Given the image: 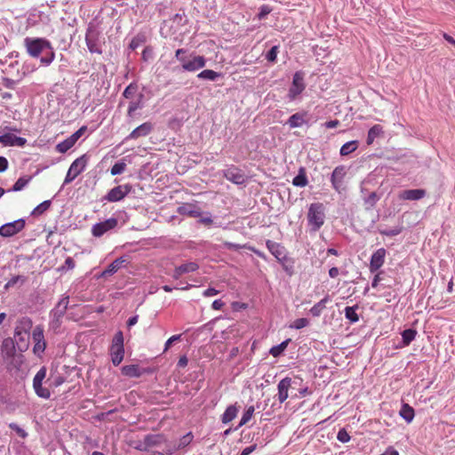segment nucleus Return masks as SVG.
Returning <instances> with one entry per match:
<instances>
[{"label":"nucleus","instance_id":"obj_1","mask_svg":"<svg viewBox=\"0 0 455 455\" xmlns=\"http://www.w3.org/2000/svg\"><path fill=\"white\" fill-rule=\"evenodd\" d=\"M32 320L28 317L20 318L14 330L16 344L20 351H25L29 346V331L32 328Z\"/></svg>","mask_w":455,"mask_h":455},{"label":"nucleus","instance_id":"obj_2","mask_svg":"<svg viewBox=\"0 0 455 455\" xmlns=\"http://www.w3.org/2000/svg\"><path fill=\"white\" fill-rule=\"evenodd\" d=\"M325 219L324 207L321 203L311 204L307 212L308 225L313 231H317L323 225Z\"/></svg>","mask_w":455,"mask_h":455},{"label":"nucleus","instance_id":"obj_3","mask_svg":"<svg viewBox=\"0 0 455 455\" xmlns=\"http://www.w3.org/2000/svg\"><path fill=\"white\" fill-rule=\"evenodd\" d=\"M24 44L28 53L33 58L39 57L44 49L52 50V44L44 38L26 37Z\"/></svg>","mask_w":455,"mask_h":455},{"label":"nucleus","instance_id":"obj_4","mask_svg":"<svg viewBox=\"0 0 455 455\" xmlns=\"http://www.w3.org/2000/svg\"><path fill=\"white\" fill-rule=\"evenodd\" d=\"M109 352L113 364L115 366L119 365L124 356V334L121 331L114 335Z\"/></svg>","mask_w":455,"mask_h":455},{"label":"nucleus","instance_id":"obj_5","mask_svg":"<svg viewBox=\"0 0 455 455\" xmlns=\"http://www.w3.org/2000/svg\"><path fill=\"white\" fill-rule=\"evenodd\" d=\"M305 90L304 76L301 72L293 75L292 83L289 89L288 97L294 100Z\"/></svg>","mask_w":455,"mask_h":455},{"label":"nucleus","instance_id":"obj_6","mask_svg":"<svg viewBox=\"0 0 455 455\" xmlns=\"http://www.w3.org/2000/svg\"><path fill=\"white\" fill-rule=\"evenodd\" d=\"M32 339L35 343L33 351L36 355H40L46 347V342L44 335V328L41 325H36L32 333Z\"/></svg>","mask_w":455,"mask_h":455},{"label":"nucleus","instance_id":"obj_7","mask_svg":"<svg viewBox=\"0 0 455 455\" xmlns=\"http://www.w3.org/2000/svg\"><path fill=\"white\" fill-rule=\"evenodd\" d=\"M131 191V185H119L110 189L105 196V199L108 202H118L124 199Z\"/></svg>","mask_w":455,"mask_h":455},{"label":"nucleus","instance_id":"obj_8","mask_svg":"<svg viewBox=\"0 0 455 455\" xmlns=\"http://www.w3.org/2000/svg\"><path fill=\"white\" fill-rule=\"evenodd\" d=\"M24 228L25 220L20 219L0 227V235L4 237H10L20 232Z\"/></svg>","mask_w":455,"mask_h":455},{"label":"nucleus","instance_id":"obj_9","mask_svg":"<svg viewBox=\"0 0 455 455\" xmlns=\"http://www.w3.org/2000/svg\"><path fill=\"white\" fill-rule=\"evenodd\" d=\"M117 220L116 218H110L105 221L99 222L92 226V234L96 237H100L108 231L114 229L117 226Z\"/></svg>","mask_w":455,"mask_h":455},{"label":"nucleus","instance_id":"obj_10","mask_svg":"<svg viewBox=\"0 0 455 455\" xmlns=\"http://www.w3.org/2000/svg\"><path fill=\"white\" fill-rule=\"evenodd\" d=\"M346 174V168L343 165L337 166L332 172L331 181L333 188L339 193L345 189L343 183Z\"/></svg>","mask_w":455,"mask_h":455},{"label":"nucleus","instance_id":"obj_11","mask_svg":"<svg viewBox=\"0 0 455 455\" xmlns=\"http://www.w3.org/2000/svg\"><path fill=\"white\" fill-rule=\"evenodd\" d=\"M206 65V59L202 55L194 53L189 55L188 62L183 65V69L188 72H196Z\"/></svg>","mask_w":455,"mask_h":455},{"label":"nucleus","instance_id":"obj_12","mask_svg":"<svg viewBox=\"0 0 455 455\" xmlns=\"http://www.w3.org/2000/svg\"><path fill=\"white\" fill-rule=\"evenodd\" d=\"M223 175L228 180L238 185L243 184L245 180L243 172L235 165L226 169Z\"/></svg>","mask_w":455,"mask_h":455},{"label":"nucleus","instance_id":"obj_13","mask_svg":"<svg viewBox=\"0 0 455 455\" xmlns=\"http://www.w3.org/2000/svg\"><path fill=\"white\" fill-rule=\"evenodd\" d=\"M0 143L4 146L24 147L27 144L25 138L18 137L13 133H4L0 136Z\"/></svg>","mask_w":455,"mask_h":455},{"label":"nucleus","instance_id":"obj_14","mask_svg":"<svg viewBox=\"0 0 455 455\" xmlns=\"http://www.w3.org/2000/svg\"><path fill=\"white\" fill-rule=\"evenodd\" d=\"M291 386V379L289 377H286L279 381L277 385V398L278 401L283 403L289 396V389Z\"/></svg>","mask_w":455,"mask_h":455},{"label":"nucleus","instance_id":"obj_15","mask_svg":"<svg viewBox=\"0 0 455 455\" xmlns=\"http://www.w3.org/2000/svg\"><path fill=\"white\" fill-rule=\"evenodd\" d=\"M177 212L180 215H187L194 218L199 217L202 214V211L198 206L189 203H186L179 206Z\"/></svg>","mask_w":455,"mask_h":455},{"label":"nucleus","instance_id":"obj_16","mask_svg":"<svg viewBox=\"0 0 455 455\" xmlns=\"http://www.w3.org/2000/svg\"><path fill=\"white\" fill-rule=\"evenodd\" d=\"M153 129V125L149 122H146L135 128L126 138V140H136L140 137L148 135Z\"/></svg>","mask_w":455,"mask_h":455},{"label":"nucleus","instance_id":"obj_17","mask_svg":"<svg viewBox=\"0 0 455 455\" xmlns=\"http://www.w3.org/2000/svg\"><path fill=\"white\" fill-rule=\"evenodd\" d=\"M426 196L424 189H408L403 190L399 193L398 197L401 200L416 201L423 198Z\"/></svg>","mask_w":455,"mask_h":455},{"label":"nucleus","instance_id":"obj_18","mask_svg":"<svg viewBox=\"0 0 455 455\" xmlns=\"http://www.w3.org/2000/svg\"><path fill=\"white\" fill-rule=\"evenodd\" d=\"M146 445H148V451L154 447L160 446L166 443V438L162 434H150L144 436Z\"/></svg>","mask_w":455,"mask_h":455},{"label":"nucleus","instance_id":"obj_19","mask_svg":"<svg viewBox=\"0 0 455 455\" xmlns=\"http://www.w3.org/2000/svg\"><path fill=\"white\" fill-rule=\"evenodd\" d=\"M15 342L12 338H6L1 345V351L4 357L12 358L16 352Z\"/></svg>","mask_w":455,"mask_h":455},{"label":"nucleus","instance_id":"obj_20","mask_svg":"<svg viewBox=\"0 0 455 455\" xmlns=\"http://www.w3.org/2000/svg\"><path fill=\"white\" fill-rule=\"evenodd\" d=\"M88 164V156L86 155H83L80 157L76 158L70 165L69 170L73 172V173L78 176L82 173L86 165Z\"/></svg>","mask_w":455,"mask_h":455},{"label":"nucleus","instance_id":"obj_21","mask_svg":"<svg viewBox=\"0 0 455 455\" xmlns=\"http://www.w3.org/2000/svg\"><path fill=\"white\" fill-rule=\"evenodd\" d=\"M307 112H298L290 116L287 124L290 128L301 127L306 123Z\"/></svg>","mask_w":455,"mask_h":455},{"label":"nucleus","instance_id":"obj_22","mask_svg":"<svg viewBox=\"0 0 455 455\" xmlns=\"http://www.w3.org/2000/svg\"><path fill=\"white\" fill-rule=\"evenodd\" d=\"M198 268V265L195 262H188L186 264H183L178 267L175 268L173 277L175 279L180 278L182 275L194 272Z\"/></svg>","mask_w":455,"mask_h":455},{"label":"nucleus","instance_id":"obj_23","mask_svg":"<svg viewBox=\"0 0 455 455\" xmlns=\"http://www.w3.org/2000/svg\"><path fill=\"white\" fill-rule=\"evenodd\" d=\"M239 411V407L236 404H232L227 407L224 413L221 416V421L223 424H228L232 421Z\"/></svg>","mask_w":455,"mask_h":455},{"label":"nucleus","instance_id":"obj_24","mask_svg":"<svg viewBox=\"0 0 455 455\" xmlns=\"http://www.w3.org/2000/svg\"><path fill=\"white\" fill-rule=\"evenodd\" d=\"M399 414L408 423H411L415 416L414 409L408 403L402 405Z\"/></svg>","mask_w":455,"mask_h":455},{"label":"nucleus","instance_id":"obj_25","mask_svg":"<svg viewBox=\"0 0 455 455\" xmlns=\"http://www.w3.org/2000/svg\"><path fill=\"white\" fill-rule=\"evenodd\" d=\"M383 134V127L379 124L373 125L368 132L366 142L371 145L376 138Z\"/></svg>","mask_w":455,"mask_h":455},{"label":"nucleus","instance_id":"obj_26","mask_svg":"<svg viewBox=\"0 0 455 455\" xmlns=\"http://www.w3.org/2000/svg\"><path fill=\"white\" fill-rule=\"evenodd\" d=\"M124 260L123 258H116L108 267L101 273V276L111 275L115 274L123 266Z\"/></svg>","mask_w":455,"mask_h":455},{"label":"nucleus","instance_id":"obj_27","mask_svg":"<svg viewBox=\"0 0 455 455\" xmlns=\"http://www.w3.org/2000/svg\"><path fill=\"white\" fill-rule=\"evenodd\" d=\"M122 373L130 378H138L141 375L140 369L136 364L125 365L122 368Z\"/></svg>","mask_w":455,"mask_h":455},{"label":"nucleus","instance_id":"obj_28","mask_svg":"<svg viewBox=\"0 0 455 455\" xmlns=\"http://www.w3.org/2000/svg\"><path fill=\"white\" fill-rule=\"evenodd\" d=\"M292 184L296 187L304 188L307 185V178L305 170L301 168L297 176L294 177Z\"/></svg>","mask_w":455,"mask_h":455},{"label":"nucleus","instance_id":"obj_29","mask_svg":"<svg viewBox=\"0 0 455 455\" xmlns=\"http://www.w3.org/2000/svg\"><path fill=\"white\" fill-rule=\"evenodd\" d=\"M329 301V297L326 296L323 299H321L318 303L314 305L311 309L310 313L314 316H319L322 314V311L325 308L326 303Z\"/></svg>","mask_w":455,"mask_h":455},{"label":"nucleus","instance_id":"obj_30","mask_svg":"<svg viewBox=\"0 0 455 455\" xmlns=\"http://www.w3.org/2000/svg\"><path fill=\"white\" fill-rule=\"evenodd\" d=\"M358 148V141L357 140H351L347 143H345L341 148H340V155L341 156H347L350 153L355 151Z\"/></svg>","mask_w":455,"mask_h":455},{"label":"nucleus","instance_id":"obj_31","mask_svg":"<svg viewBox=\"0 0 455 455\" xmlns=\"http://www.w3.org/2000/svg\"><path fill=\"white\" fill-rule=\"evenodd\" d=\"M221 75L214 70H212V69H204L203 71H201L198 75H197V77L200 78V79H205V80H210V81H214L216 80L217 78H219Z\"/></svg>","mask_w":455,"mask_h":455},{"label":"nucleus","instance_id":"obj_32","mask_svg":"<svg viewBox=\"0 0 455 455\" xmlns=\"http://www.w3.org/2000/svg\"><path fill=\"white\" fill-rule=\"evenodd\" d=\"M278 262L282 265L283 268L289 275L293 273V261L291 258H276Z\"/></svg>","mask_w":455,"mask_h":455},{"label":"nucleus","instance_id":"obj_33","mask_svg":"<svg viewBox=\"0 0 455 455\" xmlns=\"http://www.w3.org/2000/svg\"><path fill=\"white\" fill-rule=\"evenodd\" d=\"M417 331L413 329H406L402 332L403 343L404 346H409L410 343L415 339Z\"/></svg>","mask_w":455,"mask_h":455},{"label":"nucleus","instance_id":"obj_34","mask_svg":"<svg viewBox=\"0 0 455 455\" xmlns=\"http://www.w3.org/2000/svg\"><path fill=\"white\" fill-rule=\"evenodd\" d=\"M254 406H249L246 411L243 412L242 419L240 420V423L238 425V427H243V425L247 424L252 418L254 413Z\"/></svg>","mask_w":455,"mask_h":455},{"label":"nucleus","instance_id":"obj_35","mask_svg":"<svg viewBox=\"0 0 455 455\" xmlns=\"http://www.w3.org/2000/svg\"><path fill=\"white\" fill-rule=\"evenodd\" d=\"M194 439V435L192 432L187 433L185 435H183L178 442V448L180 450L186 448L188 446Z\"/></svg>","mask_w":455,"mask_h":455},{"label":"nucleus","instance_id":"obj_36","mask_svg":"<svg viewBox=\"0 0 455 455\" xmlns=\"http://www.w3.org/2000/svg\"><path fill=\"white\" fill-rule=\"evenodd\" d=\"M36 394L42 398L48 399L51 396V392L48 388L44 387L42 384L33 385Z\"/></svg>","mask_w":455,"mask_h":455},{"label":"nucleus","instance_id":"obj_37","mask_svg":"<svg viewBox=\"0 0 455 455\" xmlns=\"http://www.w3.org/2000/svg\"><path fill=\"white\" fill-rule=\"evenodd\" d=\"M31 180L30 177H20L18 179V180L14 183L12 190V191H20L22 190L29 182Z\"/></svg>","mask_w":455,"mask_h":455},{"label":"nucleus","instance_id":"obj_38","mask_svg":"<svg viewBox=\"0 0 455 455\" xmlns=\"http://www.w3.org/2000/svg\"><path fill=\"white\" fill-rule=\"evenodd\" d=\"M85 42H86V45H87L89 51L92 53H93V52L100 53L101 52L100 48L97 45L96 41L89 34L86 35Z\"/></svg>","mask_w":455,"mask_h":455},{"label":"nucleus","instance_id":"obj_39","mask_svg":"<svg viewBox=\"0 0 455 455\" xmlns=\"http://www.w3.org/2000/svg\"><path fill=\"white\" fill-rule=\"evenodd\" d=\"M73 146H74V144L71 142V140L68 138H67L65 140L57 144L56 150L60 153H66Z\"/></svg>","mask_w":455,"mask_h":455},{"label":"nucleus","instance_id":"obj_40","mask_svg":"<svg viewBox=\"0 0 455 455\" xmlns=\"http://www.w3.org/2000/svg\"><path fill=\"white\" fill-rule=\"evenodd\" d=\"M288 342H289V340H285V341L282 342L281 344L273 347L270 349V354L274 357L279 356L284 351V349L286 348V347L288 345Z\"/></svg>","mask_w":455,"mask_h":455},{"label":"nucleus","instance_id":"obj_41","mask_svg":"<svg viewBox=\"0 0 455 455\" xmlns=\"http://www.w3.org/2000/svg\"><path fill=\"white\" fill-rule=\"evenodd\" d=\"M126 169V164L124 162H118V163H116L111 170H110V173L111 175L113 176H116V175H119L121 173H123Z\"/></svg>","mask_w":455,"mask_h":455},{"label":"nucleus","instance_id":"obj_42","mask_svg":"<svg viewBox=\"0 0 455 455\" xmlns=\"http://www.w3.org/2000/svg\"><path fill=\"white\" fill-rule=\"evenodd\" d=\"M51 206V201L50 200H46V201H44L43 203H41L39 205H37L32 214L34 215H40L42 213H44V212H46Z\"/></svg>","mask_w":455,"mask_h":455},{"label":"nucleus","instance_id":"obj_43","mask_svg":"<svg viewBox=\"0 0 455 455\" xmlns=\"http://www.w3.org/2000/svg\"><path fill=\"white\" fill-rule=\"evenodd\" d=\"M345 315L352 323H355L359 320L358 315L356 314L355 309L353 307H347L345 308Z\"/></svg>","mask_w":455,"mask_h":455},{"label":"nucleus","instance_id":"obj_44","mask_svg":"<svg viewBox=\"0 0 455 455\" xmlns=\"http://www.w3.org/2000/svg\"><path fill=\"white\" fill-rule=\"evenodd\" d=\"M46 377V369L44 367H42L35 375L33 379V385H39L43 383V380Z\"/></svg>","mask_w":455,"mask_h":455},{"label":"nucleus","instance_id":"obj_45","mask_svg":"<svg viewBox=\"0 0 455 455\" xmlns=\"http://www.w3.org/2000/svg\"><path fill=\"white\" fill-rule=\"evenodd\" d=\"M187 50L183 48H180L175 52V57L180 62L182 68L183 65L188 63L189 60L185 56Z\"/></svg>","mask_w":455,"mask_h":455},{"label":"nucleus","instance_id":"obj_46","mask_svg":"<svg viewBox=\"0 0 455 455\" xmlns=\"http://www.w3.org/2000/svg\"><path fill=\"white\" fill-rule=\"evenodd\" d=\"M68 298H64L60 301H59L57 307H56V314L59 315H64L68 308Z\"/></svg>","mask_w":455,"mask_h":455},{"label":"nucleus","instance_id":"obj_47","mask_svg":"<svg viewBox=\"0 0 455 455\" xmlns=\"http://www.w3.org/2000/svg\"><path fill=\"white\" fill-rule=\"evenodd\" d=\"M384 264V258H371L370 269L371 272L377 271Z\"/></svg>","mask_w":455,"mask_h":455},{"label":"nucleus","instance_id":"obj_48","mask_svg":"<svg viewBox=\"0 0 455 455\" xmlns=\"http://www.w3.org/2000/svg\"><path fill=\"white\" fill-rule=\"evenodd\" d=\"M272 10H273L272 7H270L267 4L261 5L259 8V12L257 15V18L259 20L265 19L267 17V15H268L272 12Z\"/></svg>","mask_w":455,"mask_h":455},{"label":"nucleus","instance_id":"obj_49","mask_svg":"<svg viewBox=\"0 0 455 455\" xmlns=\"http://www.w3.org/2000/svg\"><path fill=\"white\" fill-rule=\"evenodd\" d=\"M308 323L309 322L307 318H298L292 323L291 328L299 330L306 327L307 325H308Z\"/></svg>","mask_w":455,"mask_h":455},{"label":"nucleus","instance_id":"obj_50","mask_svg":"<svg viewBox=\"0 0 455 455\" xmlns=\"http://www.w3.org/2000/svg\"><path fill=\"white\" fill-rule=\"evenodd\" d=\"M278 53V46H273L266 55V59L270 62H275L276 60Z\"/></svg>","mask_w":455,"mask_h":455},{"label":"nucleus","instance_id":"obj_51","mask_svg":"<svg viewBox=\"0 0 455 455\" xmlns=\"http://www.w3.org/2000/svg\"><path fill=\"white\" fill-rule=\"evenodd\" d=\"M19 282H20L21 283L25 282V277L21 276V275H16L14 277H12V279H10L7 283L5 284L4 288L5 289H8L10 287H12L14 286L16 283H18Z\"/></svg>","mask_w":455,"mask_h":455},{"label":"nucleus","instance_id":"obj_52","mask_svg":"<svg viewBox=\"0 0 455 455\" xmlns=\"http://www.w3.org/2000/svg\"><path fill=\"white\" fill-rule=\"evenodd\" d=\"M337 439L339 442L345 443H347L350 440V435H348V433L344 428H342V429H340L338 432Z\"/></svg>","mask_w":455,"mask_h":455},{"label":"nucleus","instance_id":"obj_53","mask_svg":"<svg viewBox=\"0 0 455 455\" xmlns=\"http://www.w3.org/2000/svg\"><path fill=\"white\" fill-rule=\"evenodd\" d=\"M54 58H55V53L52 49V50H50V52L46 56L41 58V62L44 65H49L53 61Z\"/></svg>","mask_w":455,"mask_h":455},{"label":"nucleus","instance_id":"obj_54","mask_svg":"<svg viewBox=\"0 0 455 455\" xmlns=\"http://www.w3.org/2000/svg\"><path fill=\"white\" fill-rule=\"evenodd\" d=\"M402 228H395L391 229H385L381 231V234L388 235V236H395L401 233Z\"/></svg>","mask_w":455,"mask_h":455},{"label":"nucleus","instance_id":"obj_55","mask_svg":"<svg viewBox=\"0 0 455 455\" xmlns=\"http://www.w3.org/2000/svg\"><path fill=\"white\" fill-rule=\"evenodd\" d=\"M179 450L180 449L178 448L177 443H166L164 451L166 454L172 455V454H174Z\"/></svg>","mask_w":455,"mask_h":455},{"label":"nucleus","instance_id":"obj_56","mask_svg":"<svg viewBox=\"0 0 455 455\" xmlns=\"http://www.w3.org/2000/svg\"><path fill=\"white\" fill-rule=\"evenodd\" d=\"M10 427L12 429H13L14 431H16V433L19 435V436H20L22 438H25L27 436V433L25 432V430L20 428L18 425L12 423V424H10Z\"/></svg>","mask_w":455,"mask_h":455},{"label":"nucleus","instance_id":"obj_57","mask_svg":"<svg viewBox=\"0 0 455 455\" xmlns=\"http://www.w3.org/2000/svg\"><path fill=\"white\" fill-rule=\"evenodd\" d=\"M77 176L73 173L71 170L68 169L66 178L64 180V185L71 183Z\"/></svg>","mask_w":455,"mask_h":455},{"label":"nucleus","instance_id":"obj_58","mask_svg":"<svg viewBox=\"0 0 455 455\" xmlns=\"http://www.w3.org/2000/svg\"><path fill=\"white\" fill-rule=\"evenodd\" d=\"M8 168V161L4 156H0V172H4Z\"/></svg>","mask_w":455,"mask_h":455},{"label":"nucleus","instance_id":"obj_59","mask_svg":"<svg viewBox=\"0 0 455 455\" xmlns=\"http://www.w3.org/2000/svg\"><path fill=\"white\" fill-rule=\"evenodd\" d=\"M180 339V335H173L165 343L164 351L168 350L172 342L179 340Z\"/></svg>","mask_w":455,"mask_h":455},{"label":"nucleus","instance_id":"obj_60","mask_svg":"<svg viewBox=\"0 0 455 455\" xmlns=\"http://www.w3.org/2000/svg\"><path fill=\"white\" fill-rule=\"evenodd\" d=\"M225 303L221 299H215L212 302V308L214 310H220L224 307Z\"/></svg>","mask_w":455,"mask_h":455},{"label":"nucleus","instance_id":"obj_61","mask_svg":"<svg viewBox=\"0 0 455 455\" xmlns=\"http://www.w3.org/2000/svg\"><path fill=\"white\" fill-rule=\"evenodd\" d=\"M135 448L140 451H148V445H146V441L144 438H143V440L138 442Z\"/></svg>","mask_w":455,"mask_h":455},{"label":"nucleus","instance_id":"obj_62","mask_svg":"<svg viewBox=\"0 0 455 455\" xmlns=\"http://www.w3.org/2000/svg\"><path fill=\"white\" fill-rule=\"evenodd\" d=\"M257 448V444H253V445H251V446H248L246 448H244L243 450V451L241 452L240 455H249L251 454L252 451H254Z\"/></svg>","mask_w":455,"mask_h":455},{"label":"nucleus","instance_id":"obj_63","mask_svg":"<svg viewBox=\"0 0 455 455\" xmlns=\"http://www.w3.org/2000/svg\"><path fill=\"white\" fill-rule=\"evenodd\" d=\"M325 127L328 129H332L339 125V121L335 119L331 121H328L324 124Z\"/></svg>","mask_w":455,"mask_h":455},{"label":"nucleus","instance_id":"obj_64","mask_svg":"<svg viewBox=\"0 0 455 455\" xmlns=\"http://www.w3.org/2000/svg\"><path fill=\"white\" fill-rule=\"evenodd\" d=\"M218 293H219V291H217L216 289L208 288L204 291V296L210 297V296L217 295Z\"/></svg>","mask_w":455,"mask_h":455}]
</instances>
